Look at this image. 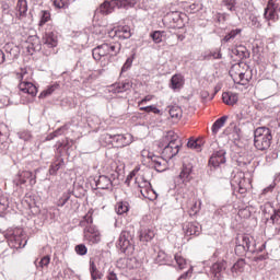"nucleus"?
I'll use <instances>...</instances> for the list:
<instances>
[{
  "instance_id": "nucleus-1",
  "label": "nucleus",
  "mask_w": 280,
  "mask_h": 280,
  "mask_svg": "<svg viewBox=\"0 0 280 280\" xmlns=\"http://www.w3.org/2000/svg\"><path fill=\"white\" fill-rule=\"evenodd\" d=\"M120 51L121 44L119 42L103 43L93 48L92 56L103 69H106L113 62V58L119 56Z\"/></svg>"
},
{
  "instance_id": "nucleus-2",
  "label": "nucleus",
  "mask_w": 280,
  "mask_h": 280,
  "mask_svg": "<svg viewBox=\"0 0 280 280\" xmlns=\"http://www.w3.org/2000/svg\"><path fill=\"white\" fill-rule=\"evenodd\" d=\"M165 159H174L180 152V139L174 131H168L159 143Z\"/></svg>"
},
{
  "instance_id": "nucleus-3",
  "label": "nucleus",
  "mask_w": 280,
  "mask_h": 280,
  "mask_svg": "<svg viewBox=\"0 0 280 280\" xmlns=\"http://www.w3.org/2000/svg\"><path fill=\"white\" fill-rule=\"evenodd\" d=\"M235 84L246 86L250 80H253V70L246 62L234 63L229 72Z\"/></svg>"
},
{
  "instance_id": "nucleus-4",
  "label": "nucleus",
  "mask_w": 280,
  "mask_h": 280,
  "mask_svg": "<svg viewBox=\"0 0 280 280\" xmlns=\"http://www.w3.org/2000/svg\"><path fill=\"white\" fill-rule=\"evenodd\" d=\"M272 143V131L268 127H258L254 131V145L257 150L264 151Z\"/></svg>"
},
{
  "instance_id": "nucleus-5",
  "label": "nucleus",
  "mask_w": 280,
  "mask_h": 280,
  "mask_svg": "<svg viewBox=\"0 0 280 280\" xmlns=\"http://www.w3.org/2000/svg\"><path fill=\"white\" fill-rule=\"evenodd\" d=\"M117 246L120 253L127 257H132L135 255V233L124 230L119 235Z\"/></svg>"
},
{
  "instance_id": "nucleus-6",
  "label": "nucleus",
  "mask_w": 280,
  "mask_h": 280,
  "mask_svg": "<svg viewBox=\"0 0 280 280\" xmlns=\"http://www.w3.org/2000/svg\"><path fill=\"white\" fill-rule=\"evenodd\" d=\"M8 242L11 248H25L27 235L22 228H15L8 233Z\"/></svg>"
},
{
  "instance_id": "nucleus-7",
  "label": "nucleus",
  "mask_w": 280,
  "mask_h": 280,
  "mask_svg": "<svg viewBox=\"0 0 280 280\" xmlns=\"http://www.w3.org/2000/svg\"><path fill=\"white\" fill-rule=\"evenodd\" d=\"M136 185L138 189H140V194L143 198H147V200H156L158 195L154 189H152V184L145 179V176L141 174L137 175Z\"/></svg>"
},
{
  "instance_id": "nucleus-8",
  "label": "nucleus",
  "mask_w": 280,
  "mask_h": 280,
  "mask_svg": "<svg viewBox=\"0 0 280 280\" xmlns=\"http://www.w3.org/2000/svg\"><path fill=\"white\" fill-rule=\"evenodd\" d=\"M184 200H186V207L188 209V214L190 217L198 215L202 207V201L198 199V196L194 191H188L184 194Z\"/></svg>"
},
{
  "instance_id": "nucleus-9",
  "label": "nucleus",
  "mask_w": 280,
  "mask_h": 280,
  "mask_svg": "<svg viewBox=\"0 0 280 280\" xmlns=\"http://www.w3.org/2000/svg\"><path fill=\"white\" fill-rule=\"evenodd\" d=\"M127 5L128 0H106L100 5L98 12L108 16V14H113V12H115L116 8H127Z\"/></svg>"
},
{
  "instance_id": "nucleus-10",
  "label": "nucleus",
  "mask_w": 280,
  "mask_h": 280,
  "mask_svg": "<svg viewBox=\"0 0 280 280\" xmlns=\"http://www.w3.org/2000/svg\"><path fill=\"white\" fill-rule=\"evenodd\" d=\"M270 211H272V214L270 215V219H267V222H270V224H272L276 233H280V208L275 209L272 207V203H265L262 213L266 215L267 213H270Z\"/></svg>"
},
{
  "instance_id": "nucleus-11",
  "label": "nucleus",
  "mask_w": 280,
  "mask_h": 280,
  "mask_svg": "<svg viewBox=\"0 0 280 280\" xmlns=\"http://www.w3.org/2000/svg\"><path fill=\"white\" fill-rule=\"evenodd\" d=\"M235 253L236 255H244L250 250V244H253V237L248 234H237L235 238Z\"/></svg>"
},
{
  "instance_id": "nucleus-12",
  "label": "nucleus",
  "mask_w": 280,
  "mask_h": 280,
  "mask_svg": "<svg viewBox=\"0 0 280 280\" xmlns=\"http://www.w3.org/2000/svg\"><path fill=\"white\" fill-rule=\"evenodd\" d=\"M280 11V0H268L265 8L264 18L266 21H278Z\"/></svg>"
},
{
  "instance_id": "nucleus-13",
  "label": "nucleus",
  "mask_w": 280,
  "mask_h": 280,
  "mask_svg": "<svg viewBox=\"0 0 280 280\" xmlns=\"http://www.w3.org/2000/svg\"><path fill=\"white\" fill-rule=\"evenodd\" d=\"M232 183L238 188V194H246L248 187H250V179H246L244 172H237L234 175Z\"/></svg>"
},
{
  "instance_id": "nucleus-14",
  "label": "nucleus",
  "mask_w": 280,
  "mask_h": 280,
  "mask_svg": "<svg viewBox=\"0 0 280 280\" xmlns=\"http://www.w3.org/2000/svg\"><path fill=\"white\" fill-rule=\"evenodd\" d=\"M191 183V167L184 165L179 175L175 178L176 187H187Z\"/></svg>"
},
{
  "instance_id": "nucleus-15",
  "label": "nucleus",
  "mask_w": 280,
  "mask_h": 280,
  "mask_svg": "<svg viewBox=\"0 0 280 280\" xmlns=\"http://www.w3.org/2000/svg\"><path fill=\"white\" fill-rule=\"evenodd\" d=\"M84 240H86L89 244H100L102 241V234L97 228L89 225L84 229Z\"/></svg>"
},
{
  "instance_id": "nucleus-16",
  "label": "nucleus",
  "mask_w": 280,
  "mask_h": 280,
  "mask_svg": "<svg viewBox=\"0 0 280 280\" xmlns=\"http://www.w3.org/2000/svg\"><path fill=\"white\" fill-rule=\"evenodd\" d=\"M46 30H48V32H46L45 35L43 36L44 45H47V47H50V48L58 47V35L54 33V24L48 23L46 25Z\"/></svg>"
},
{
  "instance_id": "nucleus-17",
  "label": "nucleus",
  "mask_w": 280,
  "mask_h": 280,
  "mask_svg": "<svg viewBox=\"0 0 280 280\" xmlns=\"http://www.w3.org/2000/svg\"><path fill=\"white\" fill-rule=\"evenodd\" d=\"M27 182L31 187H34V185H36V175H34L32 171H22L18 174V177L15 179V185L18 187H21V185H25V183Z\"/></svg>"
},
{
  "instance_id": "nucleus-18",
  "label": "nucleus",
  "mask_w": 280,
  "mask_h": 280,
  "mask_svg": "<svg viewBox=\"0 0 280 280\" xmlns=\"http://www.w3.org/2000/svg\"><path fill=\"white\" fill-rule=\"evenodd\" d=\"M109 36L112 38H119V40H126L132 36V31L130 30V26L124 25V26H116L109 32Z\"/></svg>"
},
{
  "instance_id": "nucleus-19",
  "label": "nucleus",
  "mask_w": 280,
  "mask_h": 280,
  "mask_svg": "<svg viewBox=\"0 0 280 280\" xmlns=\"http://www.w3.org/2000/svg\"><path fill=\"white\" fill-rule=\"evenodd\" d=\"M226 260H219L210 267V275H212L214 280L222 279V271L226 270Z\"/></svg>"
},
{
  "instance_id": "nucleus-20",
  "label": "nucleus",
  "mask_w": 280,
  "mask_h": 280,
  "mask_svg": "<svg viewBox=\"0 0 280 280\" xmlns=\"http://www.w3.org/2000/svg\"><path fill=\"white\" fill-rule=\"evenodd\" d=\"M225 154L226 153L223 150L215 151L210 156L209 165H212V167H220V165H224V163H226Z\"/></svg>"
},
{
  "instance_id": "nucleus-21",
  "label": "nucleus",
  "mask_w": 280,
  "mask_h": 280,
  "mask_svg": "<svg viewBox=\"0 0 280 280\" xmlns=\"http://www.w3.org/2000/svg\"><path fill=\"white\" fill-rule=\"evenodd\" d=\"M184 233L188 237L191 235L198 236L200 233H202V228L197 222H189L184 226Z\"/></svg>"
},
{
  "instance_id": "nucleus-22",
  "label": "nucleus",
  "mask_w": 280,
  "mask_h": 280,
  "mask_svg": "<svg viewBox=\"0 0 280 280\" xmlns=\"http://www.w3.org/2000/svg\"><path fill=\"white\" fill-rule=\"evenodd\" d=\"M19 89H20V91H22V93H27L28 95H32L33 97L36 95V93H38V89L36 88V85H34V83H32L30 81L20 82Z\"/></svg>"
},
{
  "instance_id": "nucleus-23",
  "label": "nucleus",
  "mask_w": 280,
  "mask_h": 280,
  "mask_svg": "<svg viewBox=\"0 0 280 280\" xmlns=\"http://www.w3.org/2000/svg\"><path fill=\"white\" fill-rule=\"evenodd\" d=\"M15 16L21 21L27 16V0H18Z\"/></svg>"
},
{
  "instance_id": "nucleus-24",
  "label": "nucleus",
  "mask_w": 280,
  "mask_h": 280,
  "mask_svg": "<svg viewBox=\"0 0 280 280\" xmlns=\"http://www.w3.org/2000/svg\"><path fill=\"white\" fill-rule=\"evenodd\" d=\"M246 268V260L244 258H240L231 268V272L233 277H240L242 272H244Z\"/></svg>"
},
{
  "instance_id": "nucleus-25",
  "label": "nucleus",
  "mask_w": 280,
  "mask_h": 280,
  "mask_svg": "<svg viewBox=\"0 0 280 280\" xmlns=\"http://www.w3.org/2000/svg\"><path fill=\"white\" fill-rule=\"evenodd\" d=\"M115 93H126L132 89V80L126 79L120 83L114 84Z\"/></svg>"
},
{
  "instance_id": "nucleus-26",
  "label": "nucleus",
  "mask_w": 280,
  "mask_h": 280,
  "mask_svg": "<svg viewBox=\"0 0 280 280\" xmlns=\"http://www.w3.org/2000/svg\"><path fill=\"white\" fill-rule=\"evenodd\" d=\"M222 100L226 104V106H235V103L238 102L240 96L237 95V93L224 92L222 94Z\"/></svg>"
},
{
  "instance_id": "nucleus-27",
  "label": "nucleus",
  "mask_w": 280,
  "mask_h": 280,
  "mask_svg": "<svg viewBox=\"0 0 280 280\" xmlns=\"http://www.w3.org/2000/svg\"><path fill=\"white\" fill-rule=\"evenodd\" d=\"M96 187L97 189H110L113 187V180L106 175H101L96 180Z\"/></svg>"
},
{
  "instance_id": "nucleus-28",
  "label": "nucleus",
  "mask_w": 280,
  "mask_h": 280,
  "mask_svg": "<svg viewBox=\"0 0 280 280\" xmlns=\"http://www.w3.org/2000/svg\"><path fill=\"white\" fill-rule=\"evenodd\" d=\"M156 233L154 229L145 228L140 231V242H152L154 240Z\"/></svg>"
},
{
  "instance_id": "nucleus-29",
  "label": "nucleus",
  "mask_w": 280,
  "mask_h": 280,
  "mask_svg": "<svg viewBox=\"0 0 280 280\" xmlns=\"http://www.w3.org/2000/svg\"><path fill=\"white\" fill-rule=\"evenodd\" d=\"M229 120V116H222L221 118L217 119L213 125H212V133L217 135L218 132H220V130L222 128H224V124H226V121Z\"/></svg>"
},
{
  "instance_id": "nucleus-30",
  "label": "nucleus",
  "mask_w": 280,
  "mask_h": 280,
  "mask_svg": "<svg viewBox=\"0 0 280 280\" xmlns=\"http://www.w3.org/2000/svg\"><path fill=\"white\" fill-rule=\"evenodd\" d=\"M185 84V78L182 74H175L171 79V88L176 89H183V85Z\"/></svg>"
},
{
  "instance_id": "nucleus-31",
  "label": "nucleus",
  "mask_w": 280,
  "mask_h": 280,
  "mask_svg": "<svg viewBox=\"0 0 280 280\" xmlns=\"http://www.w3.org/2000/svg\"><path fill=\"white\" fill-rule=\"evenodd\" d=\"M47 23H51V12L47 10L40 11L38 27H45Z\"/></svg>"
},
{
  "instance_id": "nucleus-32",
  "label": "nucleus",
  "mask_w": 280,
  "mask_h": 280,
  "mask_svg": "<svg viewBox=\"0 0 280 280\" xmlns=\"http://www.w3.org/2000/svg\"><path fill=\"white\" fill-rule=\"evenodd\" d=\"M174 260L176 262L177 270H185V268H187V259L183 256V253H176L174 255Z\"/></svg>"
},
{
  "instance_id": "nucleus-33",
  "label": "nucleus",
  "mask_w": 280,
  "mask_h": 280,
  "mask_svg": "<svg viewBox=\"0 0 280 280\" xmlns=\"http://www.w3.org/2000/svg\"><path fill=\"white\" fill-rule=\"evenodd\" d=\"M115 211L118 215H124L130 211V203L128 201H118L115 206Z\"/></svg>"
},
{
  "instance_id": "nucleus-34",
  "label": "nucleus",
  "mask_w": 280,
  "mask_h": 280,
  "mask_svg": "<svg viewBox=\"0 0 280 280\" xmlns=\"http://www.w3.org/2000/svg\"><path fill=\"white\" fill-rule=\"evenodd\" d=\"M168 114L175 121H178L183 117V109L180 106L174 105L170 107Z\"/></svg>"
},
{
  "instance_id": "nucleus-35",
  "label": "nucleus",
  "mask_w": 280,
  "mask_h": 280,
  "mask_svg": "<svg viewBox=\"0 0 280 280\" xmlns=\"http://www.w3.org/2000/svg\"><path fill=\"white\" fill-rule=\"evenodd\" d=\"M16 78L20 82H30V80H32V73H30L27 68H22L20 72L16 73Z\"/></svg>"
},
{
  "instance_id": "nucleus-36",
  "label": "nucleus",
  "mask_w": 280,
  "mask_h": 280,
  "mask_svg": "<svg viewBox=\"0 0 280 280\" xmlns=\"http://www.w3.org/2000/svg\"><path fill=\"white\" fill-rule=\"evenodd\" d=\"M90 272H91V278L93 280L102 279L103 275L97 270V266L95 265V261H90Z\"/></svg>"
},
{
  "instance_id": "nucleus-37",
  "label": "nucleus",
  "mask_w": 280,
  "mask_h": 280,
  "mask_svg": "<svg viewBox=\"0 0 280 280\" xmlns=\"http://www.w3.org/2000/svg\"><path fill=\"white\" fill-rule=\"evenodd\" d=\"M156 264H160V266L166 265L167 261H170V256L163 250H160L158 253V256L155 257Z\"/></svg>"
},
{
  "instance_id": "nucleus-38",
  "label": "nucleus",
  "mask_w": 280,
  "mask_h": 280,
  "mask_svg": "<svg viewBox=\"0 0 280 280\" xmlns=\"http://www.w3.org/2000/svg\"><path fill=\"white\" fill-rule=\"evenodd\" d=\"M200 10H202V3H200V1L194 2L192 4L186 7V12L189 14H196V12H200Z\"/></svg>"
},
{
  "instance_id": "nucleus-39",
  "label": "nucleus",
  "mask_w": 280,
  "mask_h": 280,
  "mask_svg": "<svg viewBox=\"0 0 280 280\" xmlns=\"http://www.w3.org/2000/svg\"><path fill=\"white\" fill-rule=\"evenodd\" d=\"M187 147L190 148V150H197V152H200V150H202V139L189 140Z\"/></svg>"
},
{
  "instance_id": "nucleus-40",
  "label": "nucleus",
  "mask_w": 280,
  "mask_h": 280,
  "mask_svg": "<svg viewBox=\"0 0 280 280\" xmlns=\"http://www.w3.org/2000/svg\"><path fill=\"white\" fill-rule=\"evenodd\" d=\"M8 207H10V201L8 197L0 195V215H3L5 211H8Z\"/></svg>"
},
{
  "instance_id": "nucleus-41",
  "label": "nucleus",
  "mask_w": 280,
  "mask_h": 280,
  "mask_svg": "<svg viewBox=\"0 0 280 280\" xmlns=\"http://www.w3.org/2000/svg\"><path fill=\"white\" fill-rule=\"evenodd\" d=\"M238 34H242V31L240 28L236 30H232L230 33H228L222 42L223 43H230L231 40H233V38H235L236 36H238Z\"/></svg>"
},
{
  "instance_id": "nucleus-42",
  "label": "nucleus",
  "mask_w": 280,
  "mask_h": 280,
  "mask_svg": "<svg viewBox=\"0 0 280 280\" xmlns=\"http://www.w3.org/2000/svg\"><path fill=\"white\" fill-rule=\"evenodd\" d=\"M130 135L128 136H124V135H118L115 136V139L117 141V143H119L120 148H126V145H130V141H127V139H130Z\"/></svg>"
},
{
  "instance_id": "nucleus-43",
  "label": "nucleus",
  "mask_w": 280,
  "mask_h": 280,
  "mask_svg": "<svg viewBox=\"0 0 280 280\" xmlns=\"http://www.w3.org/2000/svg\"><path fill=\"white\" fill-rule=\"evenodd\" d=\"M58 89H60V84L55 83V84L48 86L46 90H44L40 93V96L42 97H47L48 95H51V93H54L55 91H58Z\"/></svg>"
},
{
  "instance_id": "nucleus-44",
  "label": "nucleus",
  "mask_w": 280,
  "mask_h": 280,
  "mask_svg": "<svg viewBox=\"0 0 280 280\" xmlns=\"http://www.w3.org/2000/svg\"><path fill=\"white\" fill-rule=\"evenodd\" d=\"M150 36L155 45L163 43V31H154Z\"/></svg>"
},
{
  "instance_id": "nucleus-45",
  "label": "nucleus",
  "mask_w": 280,
  "mask_h": 280,
  "mask_svg": "<svg viewBox=\"0 0 280 280\" xmlns=\"http://www.w3.org/2000/svg\"><path fill=\"white\" fill-rule=\"evenodd\" d=\"M222 5H224L230 12H235L237 0H222Z\"/></svg>"
},
{
  "instance_id": "nucleus-46",
  "label": "nucleus",
  "mask_w": 280,
  "mask_h": 280,
  "mask_svg": "<svg viewBox=\"0 0 280 280\" xmlns=\"http://www.w3.org/2000/svg\"><path fill=\"white\" fill-rule=\"evenodd\" d=\"M140 110H142L144 113H153L154 115H161V109H159L155 105L140 107Z\"/></svg>"
},
{
  "instance_id": "nucleus-47",
  "label": "nucleus",
  "mask_w": 280,
  "mask_h": 280,
  "mask_svg": "<svg viewBox=\"0 0 280 280\" xmlns=\"http://www.w3.org/2000/svg\"><path fill=\"white\" fill-rule=\"evenodd\" d=\"M60 167H62V161L52 163L49 167V174L51 176H56L58 174V170H60Z\"/></svg>"
},
{
  "instance_id": "nucleus-48",
  "label": "nucleus",
  "mask_w": 280,
  "mask_h": 280,
  "mask_svg": "<svg viewBox=\"0 0 280 280\" xmlns=\"http://www.w3.org/2000/svg\"><path fill=\"white\" fill-rule=\"evenodd\" d=\"M152 163H154V167L158 172L163 171V159L159 156H154L153 160H151Z\"/></svg>"
},
{
  "instance_id": "nucleus-49",
  "label": "nucleus",
  "mask_w": 280,
  "mask_h": 280,
  "mask_svg": "<svg viewBox=\"0 0 280 280\" xmlns=\"http://www.w3.org/2000/svg\"><path fill=\"white\" fill-rule=\"evenodd\" d=\"M55 8L67 9L69 8V0H54Z\"/></svg>"
},
{
  "instance_id": "nucleus-50",
  "label": "nucleus",
  "mask_w": 280,
  "mask_h": 280,
  "mask_svg": "<svg viewBox=\"0 0 280 280\" xmlns=\"http://www.w3.org/2000/svg\"><path fill=\"white\" fill-rule=\"evenodd\" d=\"M74 250L77 253V255H86V253H89V249L86 248V245L84 244H79L74 247Z\"/></svg>"
},
{
  "instance_id": "nucleus-51",
  "label": "nucleus",
  "mask_w": 280,
  "mask_h": 280,
  "mask_svg": "<svg viewBox=\"0 0 280 280\" xmlns=\"http://www.w3.org/2000/svg\"><path fill=\"white\" fill-rule=\"evenodd\" d=\"M238 217H241L243 220H248V218H250V209L248 208L240 209Z\"/></svg>"
},
{
  "instance_id": "nucleus-52",
  "label": "nucleus",
  "mask_w": 280,
  "mask_h": 280,
  "mask_svg": "<svg viewBox=\"0 0 280 280\" xmlns=\"http://www.w3.org/2000/svg\"><path fill=\"white\" fill-rule=\"evenodd\" d=\"M191 275H194V267H190L186 272L182 273L177 280L191 279Z\"/></svg>"
},
{
  "instance_id": "nucleus-53",
  "label": "nucleus",
  "mask_w": 280,
  "mask_h": 280,
  "mask_svg": "<svg viewBox=\"0 0 280 280\" xmlns=\"http://www.w3.org/2000/svg\"><path fill=\"white\" fill-rule=\"evenodd\" d=\"M50 261H51V257H49V256H44V257L40 259V261H39L40 268H47V266H49Z\"/></svg>"
},
{
  "instance_id": "nucleus-54",
  "label": "nucleus",
  "mask_w": 280,
  "mask_h": 280,
  "mask_svg": "<svg viewBox=\"0 0 280 280\" xmlns=\"http://www.w3.org/2000/svg\"><path fill=\"white\" fill-rule=\"evenodd\" d=\"M154 100V95L148 94L141 101L138 102V106H143V104H148V102H152Z\"/></svg>"
},
{
  "instance_id": "nucleus-55",
  "label": "nucleus",
  "mask_w": 280,
  "mask_h": 280,
  "mask_svg": "<svg viewBox=\"0 0 280 280\" xmlns=\"http://www.w3.org/2000/svg\"><path fill=\"white\" fill-rule=\"evenodd\" d=\"M154 153L150 152V150L144 149L141 151V158L142 159H150L151 161L154 159Z\"/></svg>"
},
{
  "instance_id": "nucleus-56",
  "label": "nucleus",
  "mask_w": 280,
  "mask_h": 280,
  "mask_svg": "<svg viewBox=\"0 0 280 280\" xmlns=\"http://www.w3.org/2000/svg\"><path fill=\"white\" fill-rule=\"evenodd\" d=\"M211 58L220 60L222 58V52H220V50H214L208 55V60H211Z\"/></svg>"
},
{
  "instance_id": "nucleus-57",
  "label": "nucleus",
  "mask_w": 280,
  "mask_h": 280,
  "mask_svg": "<svg viewBox=\"0 0 280 280\" xmlns=\"http://www.w3.org/2000/svg\"><path fill=\"white\" fill-rule=\"evenodd\" d=\"M130 67H132V58L131 57L127 58L126 62L124 63V66L121 68V73H126V71H128V69H130Z\"/></svg>"
},
{
  "instance_id": "nucleus-58",
  "label": "nucleus",
  "mask_w": 280,
  "mask_h": 280,
  "mask_svg": "<svg viewBox=\"0 0 280 280\" xmlns=\"http://www.w3.org/2000/svg\"><path fill=\"white\" fill-rule=\"evenodd\" d=\"M69 201V195H63L58 201L57 207H65Z\"/></svg>"
},
{
  "instance_id": "nucleus-59",
  "label": "nucleus",
  "mask_w": 280,
  "mask_h": 280,
  "mask_svg": "<svg viewBox=\"0 0 280 280\" xmlns=\"http://www.w3.org/2000/svg\"><path fill=\"white\" fill-rule=\"evenodd\" d=\"M84 222H86V224H92L93 222V210H89V212L84 215Z\"/></svg>"
},
{
  "instance_id": "nucleus-60",
  "label": "nucleus",
  "mask_w": 280,
  "mask_h": 280,
  "mask_svg": "<svg viewBox=\"0 0 280 280\" xmlns=\"http://www.w3.org/2000/svg\"><path fill=\"white\" fill-rule=\"evenodd\" d=\"M137 172H139V167H136L128 176L127 180H132L133 176H137Z\"/></svg>"
},
{
  "instance_id": "nucleus-61",
  "label": "nucleus",
  "mask_w": 280,
  "mask_h": 280,
  "mask_svg": "<svg viewBox=\"0 0 280 280\" xmlns=\"http://www.w3.org/2000/svg\"><path fill=\"white\" fill-rule=\"evenodd\" d=\"M107 279H108V280H119V279L117 278V273H114L113 271H109V272H108Z\"/></svg>"
},
{
  "instance_id": "nucleus-62",
  "label": "nucleus",
  "mask_w": 280,
  "mask_h": 280,
  "mask_svg": "<svg viewBox=\"0 0 280 280\" xmlns=\"http://www.w3.org/2000/svg\"><path fill=\"white\" fill-rule=\"evenodd\" d=\"M266 259H268V255H260V256L255 258V261H264Z\"/></svg>"
},
{
  "instance_id": "nucleus-63",
  "label": "nucleus",
  "mask_w": 280,
  "mask_h": 280,
  "mask_svg": "<svg viewBox=\"0 0 280 280\" xmlns=\"http://www.w3.org/2000/svg\"><path fill=\"white\" fill-rule=\"evenodd\" d=\"M5 62V54L3 50H0V65H3Z\"/></svg>"
},
{
  "instance_id": "nucleus-64",
  "label": "nucleus",
  "mask_w": 280,
  "mask_h": 280,
  "mask_svg": "<svg viewBox=\"0 0 280 280\" xmlns=\"http://www.w3.org/2000/svg\"><path fill=\"white\" fill-rule=\"evenodd\" d=\"M268 191H272V187H267L264 189V194H268Z\"/></svg>"
}]
</instances>
